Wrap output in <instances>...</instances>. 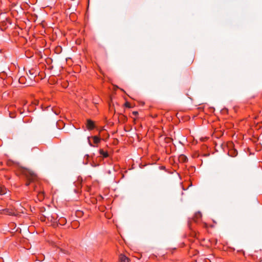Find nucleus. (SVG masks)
<instances>
[{"label":"nucleus","mask_w":262,"mask_h":262,"mask_svg":"<svg viewBox=\"0 0 262 262\" xmlns=\"http://www.w3.org/2000/svg\"><path fill=\"white\" fill-rule=\"evenodd\" d=\"M26 175L27 179L26 183L27 186L29 185L31 183L33 182L37 178L36 175L33 172L29 170L26 171Z\"/></svg>","instance_id":"f257e3e1"},{"label":"nucleus","mask_w":262,"mask_h":262,"mask_svg":"<svg viewBox=\"0 0 262 262\" xmlns=\"http://www.w3.org/2000/svg\"><path fill=\"white\" fill-rule=\"evenodd\" d=\"M86 126L88 129H89V130H92L95 127L94 122L90 119L87 120Z\"/></svg>","instance_id":"f03ea898"},{"label":"nucleus","mask_w":262,"mask_h":262,"mask_svg":"<svg viewBox=\"0 0 262 262\" xmlns=\"http://www.w3.org/2000/svg\"><path fill=\"white\" fill-rule=\"evenodd\" d=\"M119 260L120 262H128V258L123 254L120 255Z\"/></svg>","instance_id":"7ed1b4c3"},{"label":"nucleus","mask_w":262,"mask_h":262,"mask_svg":"<svg viewBox=\"0 0 262 262\" xmlns=\"http://www.w3.org/2000/svg\"><path fill=\"white\" fill-rule=\"evenodd\" d=\"M99 154L103 157L107 158L108 157V154L107 151H105L102 149L99 150Z\"/></svg>","instance_id":"20e7f679"},{"label":"nucleus","mask_w":262,"mask_h":262,"mask_svg":"<svg viewBox=\"0 0 262 262\" xmlns=\"http://www.w3.org/2000/svg\"><path fill=\"white\" fill-rule=\"evenodd\" d=\"M201 217H202V214L201 213V212H198L195 213L193 220L195 222H197V221L198 220H199L200 219H201Z\"/></svg>","instance_id":"39448f33"},{"label":"nucleus","mask_w":262,"mask_h":262,"mask_svg":"<svg viewBox=\"0 0 262 262\" xmlns=\"http://www.w3.org/2000/svg\"><path fill=\"white\" fill-rule=\"evenodd\" d=\"M7 192V190L4 187H0V195H4Z\"/></svg>","instance_id":"423d86ee"},{"label":"nucleus","mask_w":262,"mask_h":262,"mask_svg":"<svg viewBox=\"0 0 262 262\" xmlns=\"http://www.w3.org/2000/svg\"><path fill=\"white\" fill-rule=\"evenodd\" d=\"M59 224L61 225H63L66 224V220L64 218H60L58 220Z\"/></svg>","instance_id":"0eeeda50"},{"label":"nucleus","mask_w":262,"mask_h":262,"mask_svg":"<svg viewBox=\"0 0 262 262\" xmlns=\"http://www.w3.org/2000/svg\"><path fill=\"white\" fill-rule=\"evenodd\" d=\"M93 138L94 142L95 144L98 143L100 141V138L97 136H94L93 137Z\"/></svg>","instance_id":"6e6552de"},{"label":"nucleus","mask_w":262,"mask_h":262,"mask_svg":"<svg viewBox=\"0 0 262 262\" xmlns=\"http://www.w3.org/2000/svg\"><path fill=\"white\" fill-rule=\"evenodd\" d=\"M38 197H39V199L40 200L43 199V193L42 192H40L39 194H38Z\"/></svg>","instance_id":"1a4fd4ad"},{"label":"nucleus","mask_w":262,"mask_h":262,"mask_svg":"<svg viewBox=\"0 0 262 262\" xmlns=\"http://www.w3.org/2000/svg\"><path fill=\"white\" fill-rule=\"evenodd\" d=\"M89 137H88V140H89V144L90 145V146H91V147H94V146L92 144V143L91 142V141H90L89 140Z\"/></svg>","instance_id":"9d476101"},{"label":"nucleus","mask_w":262,"mask_h":262,"mask_svg":"<svg viewBox=\"0 0 262 262\" xmlns=\"http://www.w3.org/2000/svg\"><path fill=\"white\" fill-rule=\"evenodd\" d=\"M234 155H232L230 153V156H232V157H233V156H235L237 154V152L236 150L234 151Z\"/></svg>","instance_id":"9b49d317"},{"label":"nucleus","mask_w":262,"mask_h":262,"mask_svg":"<svg viewBox=\"0 0 262 262\" xmlns=\"http://www.w3.org/2000/svg\"><path fill=\"white\" fill-rule=\"evenodd\" d=\"M125 106L127 107H130V104L128 102H126L125 103Z\"/></svg>","instance_id":"f8f14e48"},{"label":"nucleus","mask_w":262,"mask_h":262,"mask_svg":"<svg viewBox=\"0 0 262 262\" xmlns=\"http://www.w3.org/2000/svg\"><path fill=\"white\" fill-rule=\"evenodd\" d=\"M133 115H134L135 116H136V115L138 114V113L137 112H133Z\"/></svg>","instance_id":"ddd939ff"},{"label":"nucleus","mask_w":262,"mask_h":262,"mask_svg":"<svg viewBox=\"0 0 262 262\" xmlns=\"http://www.w3.org/2000/svg\"><path fill=\"white\" fill-rule=\"evenodd\" d=\"M18 111H19V112L20 114H22L23 113V112L21 111V108H19Z\"/></svg>","instance_id":"4468645a"},{"label":"nucleus","mask_w":262,"mask_h":262,"mask_svg":"<svg viewBox=\"0 0 262 262\" xmlns=\"http://www.w3.org/2000/svg\"><path fill=\"white\" fill-rule=\"evenodd\" d=\"M29 73H30V74L31 75H33V73H31V70H30V71H29Z\"/></svg>","instance_id":"2eb2a0df"},{"label":"nucleus","mask_w":262,"mask_h":262,"mask_svg":"<svg viewBox=\"0 0 262 262\" xmlns=\"http://www.w3.org/2000/svg\"><path fill=\"white\" fill-rule=\"evenodd\" d=\"M182 158H184L185 160H186V157H183Z\"/></svg>","instance_id":"dca6fc26"},{"label":"nucleus","mask_w":262,"mask_h":262,"mask_svg":"<svg viewBox=\"0 0 262 262\" xmlns=\"http://www.w3.org/2000/svg\"><path fill=\"white\" fill-rule=\"evenodd\" d=\"M26 104V102H24L23 105H25Z\"/></svg>","instance_id":"f3484780"}]
</instances>
